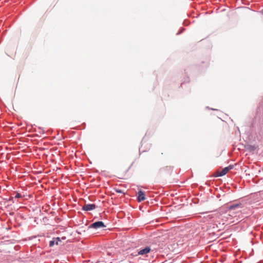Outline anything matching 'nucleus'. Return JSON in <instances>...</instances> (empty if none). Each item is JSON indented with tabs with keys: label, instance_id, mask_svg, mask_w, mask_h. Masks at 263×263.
Segmentation results:
<instances>
[{
	"label": "nucleus",
	"instance_id": "nucleus-6",
	"mask_svg": "<svg viewBox=\"0 0 263 263\" xmlns=\"http://www.w3.org/2000/svg\"><path fill=\"white\" fill-rule=\"evenodd\" d=\"M243 208L242 204L241 203L239 202V203H234V204L230 205L229 207V209L231 210H234L236 209H240V208Z\"/></svg>",
	"mask_w": 263,
	"mask_h": 263
},
{
	"label": "nucleus",
	"instance_id": "nucleus-5",
	"mask_svg": "<svg viewBox=\"0 0 263 263\" xmlns=\"http://www.w3.org/2000/svg\"><path fill=\"white\" fill-rule=\"evenodd\" d=\"M144 193L142 190H139L137 193V200L138 202H141L145 200Z\"/></svg>",
	"mask_w": 263,
	"mask_h": 263
},
{
	"label": "nucleus",
	"instance_id": "nucleus-11",
	"mask_svg": "<svg viewBox=\"0 0 263 263\" xmlns=\"http://www.w3.org/2000/svg\"><path fill=\"white\" fill-rule=\"evenodd\" d=\"M116 191L117 193H123V191L120 189H116Z\"/></svg>",
	"mask_w": 263,
	"mask_h": 263
},
{
	"label": "nucleus",
	"instance_id": "nucleus-10",
	"mask_svg": "<svg viewBox=\"0 0 263 263\" xmlns=\"http://www.w3.org/2000/svg\"><path fill=\"white\" fill-rule=\"evenodd\" d=\"M228 169V171L233 168V165H230L228 167H226Z\"/></svg>",
	"mask_w": 263,
	"mask_h": 263
},
{
	"label": "nucleus",
	"instance_id": "nucleus-4",
	"mask_svg": "<svg viewBox=\"0 0 263 263\" xmlns=\"http://www.w3.org/2000/svg\"><path fill=\"white\" fill-rule=\"evenodd\" d=\"M96 205L95 204H85L82 207V210L85 211H91L96 209Z\"/></svg>",
	"mask_w": 263,
	"mask_h": 263
},
{
	"label": "nucleus",
	"instance_id": "nucleus-7",
	"mask_svg": "<svg viewBox=\"0 0 263 263\" xmlns=\"http://www.w3.org/2000/svg\"><path fill=\"white\" fill-rule=\"evenodd\" d=\"M228 172V169L227 167L223 168L220 172H218L216 175L217 177H221L225 175Z\"/></svg>",
	"mask_w": 263,
	"mask_h": 263
},
{
	"label": "nucleus",
	"instance_id": "nucleus-13",
	"mask_svg": "<svg viewBox=\"0 0 263 263\" xmlns=\"http://www.w3.org/2000/svg\"><path fill=\"white\" fill-rule=\"evenodd\" d=\"M180 33H181V32H178V33H177V34H180Z\"/></svg>",
	"mask_w": 263,
	"mask_h": 263
},
{
	"label": "nucleus",
	"instance_id": "nucleus-1",
	"mask_svg": "<svg viewBox=\"0 0 263 263\" xmlns=\"http://www.w3.org/2000/svg\"><path fill=\"white\" fill-rule=\"evenodd\" d=\"M151 251V248L149 246H146L144 248H141L137 250V253L133 254L134 256L141 255L146 256L147 254Z\"/></svg>",
	"mask_w": 263,
	"mask_h": 263
},
{
	"label": "nucleus",
	"instance_id": "nucleus-12",
	"mask_svg": "<svg viewBox=\"0 0 263 263\" xmlns=\"http://www.w3.org/2000/svg\"><path fill=\"white\" fill-rule=\"evenodd\" d=\"M260 13L263 15V9L260 11Z\"/></svg>",
	"mask_w": 263,
	"mask_h": 263
},
{
	"label": "nucleus",
	"instance_id": "nucleus-3",
	"mask_svg": "<svg viewBox=\"0 0 263 263\" xmlns=\"http://www.w3.org/2000/svg\"><path fill=\"white\" fill-rule=\"evenodd\" d=\"M61 242L62 241L60 237L53 238L52 239L49 241V246L50 247H52L54 245H59Z\"/></svg>",
	"mask_w": 263,
	"mask_h": 263
},
{
	"label": "nucleus",
	"instance_id": "nucleus-9",
	"mask_svg": "<svg viewBox=\"0 0 263 263\" xmlns=\"http://www.w3.org/2000/svg\"><path fill=\"white\" fill-rule=\"evenodd\" d=\"M14 197H10L9 198V201H11L13 203L15 202V201L14 200Z\"/></svg>",
	"mask_w": 263,
	"mask_h": 263
},
{
	"label": "nucleus",
	"instance_id": "nucleus-2",
	"mask_svg": "<svg viewBox=\"0 0 263 263\" xmlns=\"http://www.w3.org/2000/svg\"><path fill=\"white\" fill-rule=\"evenodd\" d=\"M105 227V226L104 225L103 222L101 221H96L95 222L92 223L91 224L89 227V229H98L100 228H104Z\"/></svg>",
	"mask_w": 263,
	"mask_h": 263
},
{
	"label": "nucleus",
	"instance_id": "nucleus-8",
	"mask_svg": "<svg viewBox=\"0 0 263 263\" xmlns=\"http://www.w3.org/2000/svg\"><path fill=\"white\" fill-rule=\"evenodd\" d=\"M22 195L18 193H17L16 195L14 197L15 198H22Z\"/></svg>",
	"mask_w": 263,
	"mask_h": 263
}]
</instances>
